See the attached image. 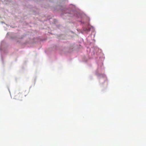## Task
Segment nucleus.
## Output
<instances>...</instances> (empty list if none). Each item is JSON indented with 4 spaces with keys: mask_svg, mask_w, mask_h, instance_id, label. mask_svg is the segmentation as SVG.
I'll return each mask as SVG.
<instances>
[{
    "mask_svg": "<svg viewBox=\"0 0 146 146\" xmlns=\"http://www.w3.org/2000/svg\"><path fill=\"white\" fill-rule=\"evenodd\" d=\"M17 97H21V98L22 97V95L20 94H18L17 95Z\"/></svg>",
    "mask_w": 146,
    "mask_h": 146,
    "instance_id": "nucleus-1",
    "label": "nucleus"
}]
</instances>
